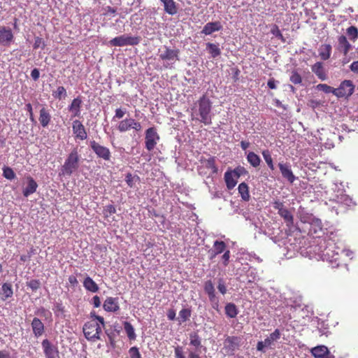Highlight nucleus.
I'll return each mask as SVG.
<instances>
[{"label":"nucleus","mask_w":358,"mask_h":358,"mask_svg":"<svg viewBox=\"0 0 358 358\" xmlns=\"http://www.w3.org/2000/svg\"><path fill=\"white\" fill-rule=\"evenodd\" d=\"M344 250V246L341 243H335L331 240L318 239L314 241L306 249V252H301L310 259L328 262L332 268L340 266V252Z\"/></svg>","instance_id":"nucleus-1"},{"label":"nucleus","mask_w":358,"mask_h":358,"mask_svg":"<svg viewBox=\"0 0 358 358\" xmlns=\"http://www.w3.org/2000/svg\"><path fill=\"white\" fill-rule=\"evenodd\" d=\"M213 103L206 94L202 95L192 108V120L199 121L205 125L212 124Z\"/></svg>","instance_id":"nucleus-2"},{"label":"nucleus","mask_w":358,"mask_h":358,"mask_svg":"<svg viewBox=\"0 0 358 358\" xmlns=\"http://www.w3.org/2000/svg\"><path fill=\"white\" fill-rule=\"evenodd\" d=\"M80 158L78 148H73L61 166L59 176L70 177L73 173L76 172L80 167Z\"/></svg>","instance_id":"nucleus-3"},{"label":"nucleus","mask_w":358,"mask_h":358,"mask_svg":"<svg viewBox=\"0 0 358 358\" xmlns=\"http://www.w3.org/2000/svg\"><path fill=\"white\" fill-rule=\"evenodd\" d=\"M159 58L163 61V65L166 69L174 68L176 61L179 60L180 50L173 49L167 45H164L159 49Z\"/></svg>","instance_id":"nucleus-4"},{"label":"nucleus","mask_w":358,"mask_h":358,"mask_svg":"<svg viewBox=\"0 0 358 358\" xmlns=\"http://www.w3.org/2000/svg\"><path fill=\"white\" fill-rule=\"evenodd\" d=\"M280 331L278 329H275L264 341L257 342L256 347L257 350L261 352H265L267 349H273L275 348V343L280 338Z\"/></svg>","instance_id":"nucleus-5"},{"label":"nucleus","mask_w":358,"mask_h":358,"mask_svg":"<svg viewBox=\"0 0 358 358\" xmlns=\"http://www.w3.org/2000/svg\"><path fill=\"white\" fill-rule=\"evenodd\" d=\"M141 39L140 36H132L127 34H123L109 41V44L111 46L115 47H123L127 45H136L141 42Z\"/></svg>","instance_id":"nucleus-6"},{"label":"nucleus","mask_w":358,"mask_h":358,"mask_svg":"<svg viewBox=\"0 0 358 358\" xmlns=\"http://www.w3.org/2000/svg\"><path fill=\"white\" fill-rule=\"evenodd\" d=\"M160 140L155 127H151L145 131V148L148 151H152Z\"/></svg>","instance_id":"nucleus-7"},{"label":"nucleus","mask_w":358,"mask_h":358,"mask_svg":"<svg viewBox=\"0 0 358 358\" xmlns=\"http://www.w3.org/2000/svg\"><path fill=\"white\" fill-rule=\"evenodd\" d=\"M355 87L352 80H345L338 87L335 88V96L338 98H348L354 93Z\"/></svg>","instance_id":"nucleus-8"},{"label":"nucleus","mask_w":358,"mask_h":358,"mask_svg":"<svg viewBox=\"0 0 358 358\" xmlns=\"http://www.w3.org/2000/svg\"><path fill=\"white\" fill-rule=\"evenodd\" d=\"M90 146L93 152L96 154L97 157L101 158L105 161H110L111 158V152L106 146L100 145L94 140L90 141Z\"/></svg>","instance_id":"nucleus-9"},{"label":"nucleus","mask_w":358,"mask_h":358,"mask_svg":"<svg viewBox=\"0 0 358 358\" xmlns=\"http://www.w3.org/2000/svg\"><path fill=\"white\" fill-rule=\"evenodd\" d=\"M282 177L292 184L296 179L292 170L291 164L289 162H280L278 164Z\"/></svg>","instance_id":"nucleus-10"},{"label":"nucleus","mask_w":358,"mask_h":358,"mask_svg":"<svg viewBox=\"0 0 358 358\" xmlns=\"http://www.w3.org/2000/svg\"><path fill=\"white\" fill-rule=\"evenodd\" d=\"M41 345L45 358H57L59 357L57 346L52 343L48 339H44Z\"/></svg>","instance_id":"nucleus-11"},{"label":"nucleus","mask_w":358,"mask_h":358,"mask_svg":"<svg viewBox=\"0 0 358 358\" xmlns=\"http://www.w3.org/2000/svg\"><path fill=\"white\" fill-rule=\"evenodd\" d=\"M336 50L343 56L347 57L350 50H352L353 46L348 40L346 36L341 35L337 38Z\"/></svg>","instance_id":"nucleus-12"},{"label":"nucleus","mask_w":358,"mask_h":358,"mask_svg":"<svg viewBox=\"0 0 358 358\" xmlns=\"http://www.w3.org/2000/svg\"><path fill=\"white\" fill-rule=\"evenodd\" d=\"M240 347V338L237 336H227L224 341V350L229 355H234Z\"/></svg>","instance_id":"nucleus-13"},{"label":"nucleus","mask_w":358,"mask_h":358,"mask_svg":"<svg viewBox=\"0 0 358 358\" xmlns=\"http://www.w3.org/2000/svg\"><path fill=\"white\" fill-rule=\"evenodd\" d=\"M72 130L73 133L75 134L76 138L83 141L87 138V134L85 128L80 120H73L72 124Z\"/></svg>","instance_id":"nucleus-14"},{"label":"nucleus","mask_w":358,"mask_h":358,"mask_svg":"<svg viewBox=\"0 0 358 358\" xmlns=\"http://www.w3.org/2000/svg\"><path fill=\"white\" fill-rule=\"evenodd\" d=\"M83 101L80 96L74 98L71 104L68 106V110L71 113V117H79L81 113Z\"/></svg>","instance_id":"nucleus-15"},{"label":"nucleus","mask_w":358,"mask_h":358,"mask_svg":"<svg viewBox=\"0 0 358 358\" xmlns=\"http://www.w3.org/2000/svg\"><path fill=\"white\" fill-rule=\"evenodd\" d=\"M13 40V34L11 29L5 27H0V44L8 46Z\"/></svg>","instance_id":"nucleus-16"},{"label":"nucleus","mask_w":358,"mask_h":358,"mask_svg":"<svg viewBox=\"0 0 358 358\" xmlns=\"http://www.w3.org/2000/svg\"><path fill=\"white\" fill-rule=\"evenodd\" d=\"M31 327L33 334L36 338L41 337L45 332V325L38 317H35L33 318Z\"/></svg>","instance_id":"nucleus-17"},{"label":"nucleus","mask_w":358,"mask_h":358,"mask_svg":"<svg viewBox=\"0 0 358 358\" xmlns=\"http://www.w3.org/2000/svg\"><path fill=\"white\" fill-rule=\"evenodd\" d=\"M103 308L107 312L115 313L118 311L120 309L118 299L107 297L103 302Z\"/></svg>","instance_id":"nucleus-18"},{"label":"nucleus","mask_w":358,"mask_h":358,"mask_svg":"<svg viewBox=\"0 0 358 358\" xmlns=\"http://www.w3.org/2000/svg\"><path fill=\"white\" fill-rule=\"evenodd\" d=\"M26 180L27 184V187L23 189L22 194L24 196L28 197L29 195L36 192L38 184L30 176H27Z\"/></svg>","instance_id":"nucleus-19"},{"label":"nucleus","mask_w":358,"mask_h":358,"mask_svg":"<svg viewBox=\"0 0 358 358\" xmlns=\"http://www.w3.org/2000/svg\"><path fill=\"white\" fill-rule=\"evenodd\" d=\"M222 29V25L221 23L218 21L216 22H210L206 23L202 31H201V34L204 35H210L212 33L215 31H220Z\"/></svg>","instance_id":"nucleus-20"},{"label":"nucleus","mask_w":358,"mask_h":358,"mask_svg":"<svg viewBox=\"0 0 358 358\" xmlns=\"http://www.w3.org/2000/svg\"><path fill=\"white\" fill-rule=\"evenodd\" d=\"M51 118L52 117L50 110L47 109L45 107H42L39 110L38 117V120L42 127H48V126L51 122Z\"/></svg>","instance_id":"nucleus-21"},{"label":"nucleus","mask_w":358,"mask_h":358,"mask_svg":"<svg viewBox=\"0 0 358 358\" xmlns=\"http://www.w3.org/2000/svg\"><path fill=\"white\" fill-rule=\"evenodd\" d=\"M322 233V224L320 219L314 218L310 224L309 234L320 238Z\"/></svg>","instance_id":"nucleus-22"},{"label":"nucleus","mask_w":358,"mask_h":358,"mask_svg":"<svg viewBox=\"0 0 358 358\" xmlns=\"http://www.w3.org/2000/svg\"><path fill=\"white\" fill-rule=\"evenodd\" d=\"M95 323L92 322H86L83 326V333L85 338L89 341H94V338H97L95 332Z\"/></svg>","instance_id":"nucleus-23"},{"label":"nucleus","mask_w":358,"mask_h":358,"mask_svg":"<svg viewBox=\"0 0 358 358\" xmlns=\"http://www.w3.org/2000/svg\"><path fill=\"white\" fill-rule=\"evenodd\" d=\"M311 70L321 80H326L327 79V76L322 62H316L311 66Z\"/></svg>","instance_id":"nucleus-24"},{"label":"nucleus","mask_w":358,"mask_h":358,"mask_svg":"<svg viewBox=\"0 0 358 358\" xmlns=\"http://www.w3.org/2000/svg\"><path fill=\"white\" fill-rule=\"evenodd\" d=\"M164 6V11L171 15H174L178 12L176 3L173 0H160Z\"/></svg>","instance_id":"nucleus-25"},{"label":"nucleus","mask_w":358,"mask_h":358,"mask_svg":"<svg viewBox=\"0 0 358 358\" xmlns=\"http://www.w3.org/2000/svg\"><path fill=\"white\" fill-rule=\"evenodd\" d=\"M83 287L90 292L96 293L99 291V286L95 281L89 275H87L83 280Z\"/></svg>","instance_id":"nucleus-26"},{"label":"nucleus","mask_w":358,"mask_h":358,"mask_svg":"<svg viewBox=\"0 0 358 358\" xmlns=\"http://www.w3.org/2000/svg\"><path fill=\"white\" fill-rule=\"evenodd\" d=\"M310 352L315 358H324L329 354V349L325 345H317L313 348Z\"/></svg>","instance_id":"nucleus-27"},{"label":"nucleus","mask_w":358,"mask_h":358,"mask_svg":"<svg viewBox=\"0 0 358 358\" xmlns=\"http://www.w3.org/2000/svg\"><path fill=\"white\" fill-rule=\"evenodd\" d=\"M334 201H335L338 203L343 204L347 206H351L352 205H355L352 199L347 194L341 192L339 194H336Z\"/></svg>","instance_id":"nucleus-28"},{"label":"nucleus","mask_w":358,"mask_h":358,"mask_svg":"<svg viewBox=\"0 0 358 358\" xmlns=\"http://www.w3.org/2000/svg\"><path fill=\"white\" fill-rule=\"evenodd\" d=\"M246 159L248 162L254 168L258 167L262 162L260 157L252 151L246 153Z\"/></svg>","instance_id":"nucleus-29"},{"label":"nucleus","mask_w":358,"mask_h":358,"mask_svg":"<svg viewBox=\"0 0 358 358\" xmlns=\"http://www.w3.org/2000/svg\"><path fill=\"white\" fill-rule=\"evenodd\" d=\"M132 120L133 118L131 117H127L121 120L117 127L118 131L121 133H124L132 129Z\"/></svg>","instance_id":"nucleus-30"},{"label":"nucleus","mask_w":358,"mask_h":358,"mask_svg":"<svg viewBox=\"0 0 358 358\" xmlns=\"http://www.w3.org/2000/svg\"><path fill=\"white\" fill-rule=\"evenodd\" d=\"M175 357L176 358H185L182 348L180 346H177L174 350ZM188 358H201L198 353L194 351H189L188 353Z\"/></svg>","instance_id":"nucleus-31"},{"label":"nucleus","mask_w":358,"mask_h":358,"mask_svg":"<svg viewBox=\"0 0 358 358\" xmlns=\"http://www.w3.org/2000/svg\"><path fill=\"white\" fill-rule=\"evenodd\" d=\"M238 190L243 201H248L250 200V195L249 193V187L245 182H243L239 184Z\"/></svg>","instance_id":"nucleus-32"},{"label":"nucleus","mask_w":358,"mask_h":358,"mask_svg":"<svg viewBox=\"0 0 358 358\" xmlns=\"http://www.w3.org/2000/svg\"><path fill=\"white\" fill-rule=\"evenodd\" d=\"M234 175L231 171H227L224 173V180L226 185L229 190L234 189L237 184V180L234 178Z\"/></svg>","instance_id":"nucleus-33"},{"label":"nucleus","mask_w":358,"mask_h":358,"mask_svg":"<svg viewBox=\"0 0 358 358\" xmlns=\"http://www.w3.org/2000/svg\"><path fill=\"white\" fill-rule=\"evenodd\" d=\"M224 309L226 315L229 318H234L238 314V310L234 303H227Z\"/></svg>","instance_id":"nucleus-34"},{"label":"nucleus","mask_w":358,"mask_h":358,"mask_svg":"<svg viewBox=\"0 0 358 358\" xmlns=\"http://www.w3.org/2000/svg\"><path fill=\"white\" fill-rule=\"evenodd\" d=\"M206 49L213 58H215L221 55V50L217 44L207 43Z\"/></svg>","instance_id":"nucleus-35"},{"label":"nucleus","mask_w":358,"mask_h":358,"mask_svg":"<svg viewBox=\"0 0 358 358\" xmlns=\"http://www.w3.org/2000/svg\"><path fill=\"white\" fill-rule=\"evenodd\" d=\"M331 45L329 44L322 45L319 50V55L323 60L328 59L331 56Z\"/></svg>","instance_id":"nucleus-36"},{"label":"nucleus","mask_w":358,"mask_h":358,"mask_svg":"<svg viewBox=\"0 0 358 358\" xmlns=\"http://www.w3.org/2000/svg\"><path fill=\"white\" fill-rule=\"evenodd\" d=\"M124 330L126 332L129 340H135L136 338V335L135 334V330L132 324L129 322H124L123 324Z\"/></svg>","instance_id":"nucleus-37"},{"label":"nucleus","mask_w":358,"mask_h":358,"mask_svg":"<svg viewBox=\"0 0 358 358\" xmlns=\"http://www.w3.org/2000/svg\"><path fill=\"white\" fill-rule=\"evenodd\" d=\"M192 315V310L190 308H182L179 312V315L178 320L179 321V324H182L187 321Z\"/></svg>","instance_id":"nucleus-38"},{"label":"nucleus","mask_w":358,"mask_h":358,"mask_svg":"<svg viewBox=\"0 0 358 358\" xmlns=\"http://www.w3.org/2000/svg\"><path fill=\"white\" fill-rule=\"evenodd\" d=\"M346 34L348 39L352 42H355L358 39V29L355 26H350L346 29Z\"/></svg>","instance_id":"nucleus-39"},{"label":"nucleus","mask_w":358,"mask_h":358,"mask_svg":"<svg viewBox=\"0 0 358 358\" xmlns=\"http://www.w3.org/2000/svg\"><path fill=\"white\" fill-rule=\"evenodd\" d=\"M278 214L288 225L293 224V215L287 208L285 207Z\"/></svg>","instance_id":"nucleus-40"},{"label":"nucleus","mask_w":358,"mask_h":358,"mask_svg":"<svg viewBox=\"0 0 358 358\" xmlns=\"http://www.w3.org/2000/svg\"><path fill=\"white\" fill-rule=\"evenodd\" d=\"M140 177L137 175H132L131 173H127L125 176V182L128 185V186L131 188H134L135 187V184L136 182H140Z\"/></svg>","instance_id":"nucleus-41"},{"label":"nucleus","mask_w":358,"mask_h":358,"mask_svg":"<svg viewBox=\"0 0 358 358\" xmlns=\"http://www.w3.org/2000/svg\"><path fill=\"white\" fill-rule=\"evenodd\" d=\"M55 99H64L67 96V92L64 87L59 86L56 90H54L52 94Z\"/></svg>","instance_id":"nucleus-42"},{"label":"nucleus","mask_w":358,"mask_h":358,"mask_svg":"<svg viewBox=\"0 0 358 358\" xmlns=\"http://www.w3.org/2000/svg\"><path fill=\"white\" fill-rule=\"evenodd\" d=\"M52 310L54 311L55 315L57 317H65V315H64L65 308L63 306L62 301L56 302L53 306Z\"/></svg>","instance_id":"nucleus-43"},{"label":"nucleus","mask_w":358,"mask_h":358,"mask_svg":"<svg viewBox=\"0 0 358 358\" xmlns=\"http://www.w3.org/2000/svg\"><path fill=\"white\" fill-rule=\"evenodd\" d=\"M189 344L196 348H200L201 346V339L200 336L196 332H192L189 334Z\"/></svg>","instance_id":"nucleus-44"},{"label":"nucleus","mask_w":358,"mask_h":358,"mask_svg":"<svg viewBox=\"0 0 358 358\" xmlns=\"http://www.w3.org/2000/svg\"><path fill=\"white\" fill-rule=\"evenodd\" d=\"M227 245L224 241H215L213 243V250L215 255H219L226 250Z\"/></svg>","instance_id":"nucleus-45"},{"label":"nucleus","mask_w":358,"mask_h":358,"mask_svg":"<svg viewBox=\"0 0 358 358\" xmlns=\"http://www.w3.org/2000/svg\"><path fill=\"white\" fill-rule=\"evenodd\" d=\"M2 292L5 299L11 297L13 294L12 285L7 282L3 283L2 285Z\"/></svg>","instance_id":"nucleus-46"},{"label":"nucleus","mask_w":358,"mask_h":358,"mask_svg":"<svg viewBox=\"0 0 358 358\" xmlns=\"http://www.w3.org/2000/svg\"><path fill=\"white\" fill-rule=\"evenodd\" d=\"M208 299L211 303L212 308L216 310H219L220 301L215 292L208 295Z\"/></svg>","instance_id":"nucleus-47"},{"label":"nucleus","mask_w":358,"mask_h":358,"mask_svg":"<svg viewBox=\"0 0 358 358\" xmlns=\"http://www.w3.org/2000/svg\"><path fill=\"white\" fill-rule=\"evenodd\" d=\"M316 88L319 91H322L326 94L332 93L335 95V88L327 85V84H318Z\"/></svg>","instance_id":"nucleus-48"},{"label":"nucleus","mask_w":358,"mask_h":358,"mask_svg":"<svg viewBox=\"0 0 358 358\" xmlns=\"http://www.w3.org/2000/svg\"><path fill=\"white\" fill-rule=\"evenodd\" d=\"M3 176L8 180H13L15 178V173L11 168L4 166L3 168Z\"/></svg>","instance_id":"nucleus-49"},{"label":"nucleus","mask_w":358,"mask_h":358,"mask_svg":"<svg viewBox=\"0 0 358 358\" xmlns=\"http://www.w3.org/2000/svg\"><path fill=\"white\" fill-rule=\"evenodd\" d=\"M232 173L234 175V176L236 177V178H239L241 176H245L248 174V171L246 170V169L242 166H238L236 167L233 171H231Z\"/></svg>","instance_id":"nucleus-50"},{"label":"nucleus","mask_w":358,"mask_h":358,"mask_svg":"<svg viewBox=\"0 0 358 358\" xmlns=\"http://www.w3.org/2000/svg\"><path fill=\"white\" fill-rule=\"evenodd\" d=\"M203 289L207 295L215 292L214 285L210 280H206L204 282Z\"/></svg>","instance_id":"nucleus-51"},{"label":"nucleus","mask_w":358,"mask_h":358,"mask_svg":"<svg viewBox=\"0 0 358 358\" xmlns=\"http://www.w3.org/2000/svg\"><path fill=\"white\" fill-rule=\"evenodd\" d=\"M289 80L294 85H299L302 83V78L297 71H293L289 77Z\"/></svg>","instance_id":"nucleus-52"},{"label":"nucleus","mask_w":358,"mask_h":358,"mask_svg":"<svg viewBox=\"0 0 358 358\" xmlns=\"http://www.w3.org/2000/svg\"><path fill=\"white\" fill-rule=\"evenodd\" d=\"M27 286L29 287L32 291L35 292L39 289L41 286V282L37 279H32L27 282Z\"/></svg>","instance_id":"nucleus-53"},{"label":"nucleus","mask_w":358,"mask_h":358,"mask_svg":"<svg viewBox=\"0 0 358 358\" xmlns=\"http://www.w3.org/2000/svg\"><path fill=\"white\" fill-rule=\"evenodd\" d=\"M103 213L105 217H107L115 214L116 213V208L113 205L109 204L104 207Z\"/></svg>","instance_id":"nucleus-54"},{"label":"nucleus","mask_w":358,"mask_h":358,"mask_svg":"<svg viewBox=\"0 0 358 358\" xmlns=\"http://www.w3.org/2000/svg\"><path fill=\"white\" fill-rule=\"evenodd\" d=\"M271 33L276 38L280 39L282 41H285L284 37L281 34L278 27L276 24H273L271 29Z\"/></svg>","instance_id":"nucleus-55"},{"label":"nucleus","mask_w":358,"mask_h":358,"mask_svg":"<svg viewBox=\"0 0 358 358\" xmlns=\"http://www.w3.org/2000/svg\"><path fill=\"white\" fill-rule=\"evenodd\" d=\"M262 155L267 165L273 163L271 152L268 150H262Z\"/></svg>","instance_id":"nucleus-56"},{"label":"nucleus","mask_w":358,"mask_h":358,"mask_svg":"<svg viewBox=\"0 0 358 358\" xmlns=\"http://www.w3.org/2000/svg\"><path fill=\"white\" fill-rule=\"evenodd\" d=\"M45 46V41L43 38L36 36L34 38V49H38L39 48H41V49H44Z\"/></svg>","instance_id":"nucleus-57"},{"label":"nucleus","mask_w":358,"mask_h":358,"mask_svg":"<svg viewBox=\"0 0 358 358\" xmlns=\"http://www.w3.org/2000/svg\"><path fill=\"white\" fill-rule=\"evenodd\" d=\"M130 358H142L137 347H131L129 350Z\"/></svg>","instance_id":"nucleus-58"},{"label":"nucleus","mask_w":358,"mask_h":358,"mask_svg":"<svg viewBox=\"0 0 358 358\" xmlns=\"http://www.w3.org/2000/svg\"><path fill=\"white\" fill-rule=\"evenodd\" d=\"M217 289L219 292L223 295L225 294L227 292V287L222 278H220L218 280Z\"/></svg>","instance_id":"nucleus-59"},{"label":"nucleus","mask_w":358,"mask_h":358,"mask_svg":"<svg viewBox=\"0 0 358 358\" xmlns=\"http://www.w3.org/2000/svg\"><path fill=\"white\" fill-rule=\"evenodd\" d=\"M206 166L207 168L212 169L213 173H217V168L215 165V159L213 157L208 159Z\"/></svg>","instance_id":"nucleus-60"},{"label":"nucleus","mask_w":358,"mask_h":358,"mask_svg":"<svg viewBox=\"0 0 358 358\" xmlns=\"http://www.w3.org/2000/svg\"><path fill=\"white\" fill-rule=\"evenodd\" d=\"M231 78L234 82H236L239 79L240 70L237 67H232L231 69Z\"/></svg>","instance_id":"nucleus-61"},{"label":"nucleus","mask_w":358,"mask_h":358,"mask_svg":"<svg viewBox=\"0 0 358 358\" xmlns=\"http://www.w3.org/2000/svg\"><path fill=\"white\" fill-rule=\"evenodd\" d=\"M126 113V109H122V108H117L115 110V114L114 117H113V120H115L117 119H121L124 117V115Z\"/></svg>","instance_id":"nucleus-62"},{"label":"nucleus","mask_w":358,"mask_h":358,"mask_svg":"<svg viewBox=\"0 0 358 358\" xmlns=\"http://www.w3.org/2000/svg\"><path fill=\"white\" fill-rule=\"evenodd\" d=\"M132 129L136 132H139L142 130L141 123L133 119L132 120Z\"/></svg>","instance_id":"nucleus-63"},{"label":"nucleus","mask_w":358,"mask_h":358,"mask_svg":"<svg viewBox=\"0 0 358 358\" xmlns=\"http://www.w3.org/2000/svg\"><path fill=\"white\" fill-rule=\"evenodd\" d=\"M229 258H230V251L229 250H225L223 255L222 256V259L223 261V264L224 266L228 265Z\"/></svg>","instance_id":"nucleus-64"}]
</instances>
